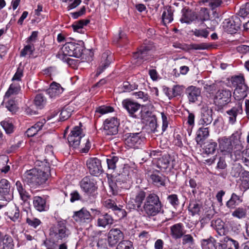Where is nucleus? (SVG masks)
<instances>
[{"instance_id": "nucleus-64", "label": "nucleus", "mask_w": 249, "mask_h": 249, "mask_svg": "<svg viewBox=\"0 0 249 249\" xmlns=\"http://www.w3.org/2000/svg\"><path fill=\"white\" fill-rule=\"evenodd\" d=\"M242 160L245 164L249 167V149H246L242 152Z\"/></svg>"}, {"instance_id": "nucleus-19", "label": "nucleus", "mask_w": 249, "mask_h": 249, "mask_svg": "<svg viewBox=\"0 0 249 249\" xmlns=\"http://www.w3.org/2000/svg\"><path fill=\"white\" fill-rule=\"evenodd\" d=\"M243 112L242 106L240 103L236 104L234 107L227 110L226 113L229 123L232 124H234L236 121L237 116L242 114Z\"/></svg>"}, {"instance_id": "nucleus-2", "label": "nucleus", "mask_w": 249, "mask_h": 249, "mask_svg": "<svg viewBox=\"0 0 249 249\" xmlns=\"http://www.w3.org/2000/svg\"><path fill=\"white\" fill-rule=\"evenodd\" d=\"M68 141L70 147L74 149L80 148L83 153H87L90 148L89 138L85 137L79 126H75L72 128L68 137Z\"/></svg>"}, {"instance_id": "nucleus-34", "label": "nucleus", "mask_w": 249, "mask_h": 249, "mask_svg": "<svg viewBox=\"0 0 249 249\" xmlns=\"http://www.w3.org/2000/svg\"><path fill=\"white\" fill-rule=\"evenodd\" d=\"M105 205L109 209H111L113 211L117 212V213L121 218L124 217L126 215V213L124 210L118 207L115 202L111 200L108 199L105 202Z\"/></svg>"}, {"instance_id": "nucleus-47", "label": "nucleus", "mask_w": 249, "mask_h": 249, "mask_svg": "<svg viewBox=\"0 0 249 249\" xmlns=\"http://www.w3.org/2000/svg\"><path fill=\"white\" fill-rule=\"evenodd\" d=\"M201 206L198 202L196 201H192L190 203L188 207V210L191 213L192 215L198 214Z\"/></svg>"}, {"instance_id": "nucleus-48", "label": "nucleus", "mask_w": 249, "mask_h": 249, "mask_svg": "<svg viewBox=\"0 0 249 249\" xmlns=\"http://www.w3.org/2000/svg\"><path fill=\"white\" fill-rule=\"evenodd\" d=\"M231 215L238 219H242L246 216L247 210L242 207H239L232 213Z\"/></svg>"}, {"instance_id": "nucleus-3", "label": "nucleus", "mask_w": 249, "mask_h": 249, "mask_svg": "<svg viewBox=\"0 0 249 249\" xmlns=\"http://www.w3.org/2000/svg\"><path fill=\"white\" fill-rule=\"evenodd\" d=\"M162 207L159 196L152 193L147 195L141 211L147 216H154L162 211Z\"/></svg>"}, {"instance_id": "nucleus-7", "label": "nucleus", "mask_w": 249, "mask_h": 249, "mask_svg": "<svg viewBox=\"0 0 249 249\" xmlns=\"http://www.w3.org/2000/svg\"><path fill=\"white\" fill-rule=\"evenodd\" d=\"M71 232L62 222H58L56 226L51 229L50 235L54 242H59L65 241L70 235Z\"/></svg>"}, {"instance_id": "nucleus-40", "label": "nucleus", "mask_w": 249, "mask_h": 249, "mask_svg": "<svg viewBox=\"0 0 249 249\" xmlns=\"http://www.w3.org/2000/svg\"><path fill=\"white\" fill-rule=\"evenodd\" d=\"M209 135L208 127H201L197 131L196 142L199 143L202 140L207 138Z\"/></svg>"}, {"instance_id": "nucleus-25", "label": "nucleus", "mask_w": 249, "mask_h": 249, "mask_svg": "<svg viewBox=\"0 0 249 249\" xmlns=\"http://www.w3.org/2000/svg\"><path fill=\"white\" fill-rule=\"evenodd\" d=\"M113 223V219L112 216L107 213H105L99 216L97 220V226L103 228H106Z\"/></svg>"}, {"instance_id": "nucleus-13", "label": "nucleus", "mask_w": 249, "mask_h": 249, "mask_svg": "<svg viewBox=\"0 0 249 249\" xmlns=\"http://www.w3.org/2000/svg\"><path fill=\"white\" fill-rule=\"evenodd\" d=\"M176 161L175 159L168 155L163 156L158 159L157 161V166L161 171L164 172L168 170L170 171L175 166Z\"/></svg>"}, {"instance_id": "nucleus-37", "label": "nucleus", "mask_w": 249, "mask_h": 249, "mask_svg": "<svg viewBox=\"0 0 249 249\" xmlns=\"http://www.w3.org/2000/svg\"><path fill=\"white\" fill-rule=\"evenodd\" d=\"M20 90V87L18 84L17 83L11 84L4 95V100H6L12 95L18 94Z\"/></svg>"}, {"instance_id": "nucleus-27", "label": "nucleus", "mask_w": 249, "mask_h": 249, "mask_svg": "<svg viewBox=\"0 0 249 249\" xmlns=\"http://www.w3.org/2000/svg\"><path fill=\"white\" fill-rule=\"evenodd\" d=\"M63 91V88L60 85L56 82H53L50 88L46 90L47 93L51 98H55L61 94Z\"/></svg>"}, {"instance_id": "nucleus-61", "label": "nucleus", "mask_w": 249, "mask_h": 249, "mask_svg": "<svg viewBox=\"0 0 249 249\" xmlns=\"http://www.w3.org/2000/svg\"><path fill=\"white\" fill-rule=\"evenodd\" d=\"M114 111L113 108L111 107H106L105 106L99 107L96 109V112L101 114H105L109 112H112Z\"/></svg>"}, {"instance_id": "nucleus-14", "label": "nucleus", "mask_w": 249, "mask_h": 249, "mask_svg": "<svg viewBox=\"0 0 249 249\" xmlns=\"http://www.w3.org/2000/svg\"><path fill=\"white\" fill-rule=\"evenodd\" d=\"M150 51L148 47H141L137 52L133 53V58L135 60L134 63L137 65H140L144 61L149 60L151 58Z\"/></svg>"}, {"instance_id": "nucleus-51", "label": "nucleus", "mask_w": 249, "mask_h": 249, "mask_svg": "<svg viewBox=\"0 0 249 249\" xmlns=\"http://www.w3.org/2000/svg\"><path fill=\"white\" fill-rule=\"evenodd\" d=\"M118 161V158L116 156H109L107 159V162L108 169L114 170L116 167V163Z\"/></svg>"}, {"instance_id": "nucleus-10", "label": "nucleus", "mask_w": 249, "mask_h": 249, "mask_svg": "<svg viewBox=\"0 0 249 249\" xmlns=\"http://www.w3.org/2000/svg\"><path fill=\"white\" fill-rule=\"evenodd\" d=\"M224 30L231 34L235 33L240 28L242 22L237 16L232 17L231 19H226L223 23Z\"/></svg>"}, {"instance_id": "nucleus-28", "label": "nucleus", "mask_w": 249, "mask_h": 249, "mask_svg": "<svg viewBox=\"0 0 249 249\" xmlns=\"http://www.w3.org/2000/svg\"><path fill=\"white\" fill-rule=\"evenodd\" d=\"M149 179L155 186L158 187L165 186V178L159 172H153L151 174L149 175Z\"/></svg>"}, {"instance_id": "nucleus-33", "label": "nucleus", "mask_w": 249, "mask_h": 249, "mask_svg": "<svg viewBox=\"0 0 249 249\" xmlns=\"http://www.w3.org/2000/svg\"><path fill=\"white\" fill-rule=\"evenodd\" d=\"M46 123V120L42 119L36 123L34 125L28 128L26 133L29 137L34 136L38 131L41 129L44 124Z\"/></svg>"}, {"instance_id": "nucleus-26", "label": "nucleus", "mask_w": 249, "mask_h": 249, "mask_svg": "<svg viewBox=\"0 0 249 249\" xmlns=\"http://www.w3.org/2000/svg\"><path fill=\"white\" fill-rule=\"evenodd\" d=\"M219 146L222 152L231 153L233 148L231 139L226 137L219 139Z\"/></svg>"}, {"instance_id": "nucleus-39", "label": "nucleus", "mask_w": 249, "mask_h": 249, "mask_svg": "<svg viewBox=\"0 0 249 249\" xmlns=\"http://www.w3.org/2000/svg\"><path fill=\"white\" fill-rule=\"evenodd\" d=\"M201 244L203 249H213L217 245L215 240L212 237L202 239L201 241Z\"/></svg>"}, {"instance_id": "nucleus-58", "label": "nucleus", "mask_w": 249, "mask_h": 249, "mask_svg": "<svg viewBox=\"0 0 249 249\" xmlns=\"http://www.w3.org/2000/svg\"><path fill=\"white\" fill-rule=\"evenodd\" d=\"M116 249H133L132 243L128 240L122 241L119 243Z\"/></svg>"}, {"instance_id": "nucleus-62", "label": "nucleus", "mask_w": 249, "mask_h": 249, "mask_svg": "<svg viewBox=\"0 0 249 249\" xmlns=\"http://www.w3.org/2000/svg\"><path fill=\"white\" fill-rule=\"evenodd\" d=\"M244 170L239 165L234 166L232 168L231 174V176L235 178L240 177L242 172Z\"/></svg>"}, {"instance_id": "nucleus-8", "label": "nucleus", "mask_w": 249, "mask_h": 249, "mask_svg": "<svg viewBox=\"0 0 249 249\" xmlns=\"http://www.w3.org/2000/svg\"><path fill=\"white\" fill-rule=\"evenodd\" d=\"M124 137L125 143L130 148H138L145 140L141 132L126 133Z\"/></svg>"}, {"instance_id": "nucleus-56", "label": "nucleus", "mask_w": 249, "mask_h": 249, "mask_svg": "<svg viewBox=\"0 0 249 249\" xmlns=\"http://www.w3.org/2000/svg\"><path fill=\"white\" fill-rule=\"evenodd\" d=\"M0 124L7 134H10L13 132L14 126L12 123L3 121L0 123Z\"/></svg>"}, {"instance_id": "nucleus-63", "label": "nucleus", "mask_w": 249, "mask_h": 249, "mask_svg": "<svg viewBox=\"0 0 249 249\" xmlns=\"http://www.w3.org/2000/svg\"><path fill=\"white\" fill-rule=\"evenodd\" d=\"M203 2L207 3L213 9L219 6L222 3L221 0H203Z\"/></svg>"}, {"instance_id": "nucleus-42", "label": "nucleus", "mask_w": 249, "mask_h": 249, "mask_svg": "<svg viewBox=\"0 0 249 249\" xmlns=\"http://www.w3.org/2000/svg\"><path fill=\"white\" fill-rule=\"evenodd\" d=\"M8 157L6 155L0 156V171L4 173H7L10 166L7 165Z\"/></svg>"}, {"instance_id": "nucleus-17", "label": "nucleus", "mask_w": 249, "mask_h": 249, "mask_svg": "<svg viewBox=\"0 0 249 249\" xmlns=\"http://www.w3.org/2000/svg\"><path fill=\"white\" fill-rule=\"evenodd\" d=\"M146 196V192L142 190H139L136 193L135 197L129 202L128 204L131 205V208L141 211L142 205L143 201L145 200Z\"/></svg>"}, {"instance_id": "nucleus-54", "label": "nucleus", "mask_w": 249, "mask_h": 249, "mask_svg": "<svg viewBox=\"0 0 249 249\" xmlns=\"http://www.w3.org/2000/svg\"><path fill=\"white\" fill-rule=\"evenodd\" d=\"M210 15L208 9L206 8H201L199 12V17L197 19L203 21L209 19Z\"/></svg>"}, {"instance_id": "nucleus-50", "label": "nucleus", "mask_w": 249, "mask_h": 249, "mask_svg": "<svg viewBox=\"0 0 249 249\" xmlns=\"http://www.w3.org/2000/svg\"><path fill=\"white\" fill-rule=\"evenodd\" d=\"M102 57L104 58H106V62L103 63L101 66H100L97 70L96 76H99L103 71L108 66L109 64L110 63V60L109 59L108 55L106 53H104L103 54Z\"/></svg>"}, {"instance_id": "nucleus-21", "label": "nucleus", "mask_w": 249, "mask_h": 249, "mask_svg": "<svg viewBox=\"0 0 249 249\" xmlns=\"http://www.w3.org/2000/svg\"><path fill=\"white\" fill-rule=\"evenodd\" d=\"M186 93L190 103H194L200 97L201 90L195 86H190L186 89Z\"/></svg>"}, {"instance_id": "nucleus-23", "label": "nucleus", "mask_w": 249, "mask_h": 249, "mask_svg": "<svg viewBox=\"0 0 249 249\" xmlns=\"http://www.w3.org/2000/svg\"><path fill=\"white\" fill-rule=\"evenodd\" d=\"M122 104L129 115L132 117H136L134 114L140 109L141 107L140 104L129 99L124 100L122 102Z\"/></svg>"}, {"instance_id": "nucleus-6", "label": "nucleus", "mask_w": 249, "mask_h": 249, "mask_svg": "<svg viewBox=\"0 0 249 249\" xmlns=\"http://www.w3.org/2000/svg\"><path fill=\"white\" fill-rule=\"evenodd\" d=\"M231 91L226 88L220 89L217 90L213 98V104L219 109L222 108L231 101Z\"/></svg>"}, {"instance_id": "nucleus-57", "label": "nucleus", "mask_w": 249, "mask_h": 249, "mask_svg": "<svg viewBox=\"0 0 249 249\" xmlns=\"http://www.w3.org/2000/svg\"><path fill=\"white\" fill-rule=\"evenodd\" d=\"M217 148V143L215 142H209L205 147V151L207 154H213Z\"/></svg>"}, {"instance_id": "nucleus-18", "label": "nucleus", "mask_w": 249, "mask_h": 249, "mask_svg": "<svg viewBox=\"0 0 249 249\" xmlns=\"http://www.w3.org/2000/svg\"><path fill=\"white\" fill-rule=\"evenodd\" d=\"M173 46L176 48L180 49L185 51H189L191 50H202L207 49L209 48L210 45L206 43L187 44L185 43L177 42L173 44Z\"/></svg>"}, {"instance_id": "nucleus-36", "label": "nucleus", "mask_w": 249, "mask_h": 249, "mask_svg": "<svg viewBox=\"0 0 249 249\" xmlns=\"http://www.w3.org/2000/svg\"><path fill=\"white\" fill-rule=\"evenodd\" d=\"M15 185L16 189L20 196V199L24 202L28 201L30 198L31 196L23 188L21 182L19 181H17Z\"/></svg>"}, {"instance_id": "nucleus-32", "label": "nucleus", "mask_w": 249, "mask_h": 249, "mask_svg": "<svg viewBox=\"0 0 249 249\" xmlns=\"http://www.w3.org/2000/svg\"><path fill=\"white\" fill-rule=\"evenodd\" d=\"M213 111L212 109H204L202 112L201 118L199 121V124L203 125H208L213 121Z\"/></svg>"}, {"instance_id": "nucleus-53", "label": "nucleus", "mask_w": 249, "mask_h": 249, "mask_svg": "<svg viewBox=\"0 0 249 249\" xmlns=\"http://www.w3.org/2000/svg\"><path fill=\"white\" fill-rule=\"evenodd\" d=\"M238 15L244 18L249 14V3L243 4L238 11Z\"/></svg>"}, {"instance_id": "nucleus-45", "label": "nucleus", "mask_w": 249, "mask_h": 249, "mask_svg": "<svg viewBox=\"0 0 249 249\" xmlns=\"http://www.w3.org/2000/svg\"><path fill=\"white\" fill-rule=\"evenodd\" d=\"M2 247L1 249H12L13 239L12 237L7 234L4 235L1 241Z\"/></svg>"}, {"instance_id": "nucleus-4", "label": "nucleus", "mask_w": 249, "mask_h": 249, "mask_svg": "<svg viewBox=\"0 0 249 249\" xmlns=\"http://www.w3.org/2000/svg\"><path fill=\"white\" fill-rule=\"evenodd\" d=\"M48 178L47 173L38 168L27 170L22 176L23 181L32 187L44 183Z\"/></svg>"}, {"instance_id": "nucleus-43", "label": "nucleus", "mask_w": 249, "mask_h": 249, "mask_svg": "<svg viewBox=\"0 0 249 249\" xmlns=\"http://www.w3.org/2000/svg\"><path fill=\"white\" fill-rule=\"evenodd\" d=\"M8 216L13 221H16L19 217V211L18 208L14 206L6 212Z\"/></svg>"}, {"instance_id": "nucleus-52", "label": "nucleus", "mask_w": 249, "mask_h": 249, "mask_svg": "<svg viewBox=\"0 0 249 249\" xmlns=\"http://www.w3.org/2000/svg\"><path fill=\"white\" fill-rule=\"evenodd\" d=\"M35 50L34 46L33 44H29L24 46L20 52V56L24 57L26 55H31Z\"/></svg>"}, {"instance_id": "nucleus-60", "label": "nucleus", "mask_w": 249, "mask_h": 249, "mask_svg": "<svg viewBox=\"0 0 249 249\" xmlns=\"http://www.w3.org/2000/svg\"><path fill=\"white\" fill-rule=\"evenodd\" d=\"M6 108L11 112H15L17 109L16 101L13 99H8L6 103Z\"/></svg>"}, {"instance_id": "nucleus-59", "label": "nucleus", "mask_w": 249, "mask_h": 249, "mask_svg": "<svg viewBox=\"0 0 249 249\" xmlns=\"http://www.w3.org/2000/svg\"><path fill=\"white\" fill-rule=\"evenodd\" d=\"M193 35L197 37H202L206 38L208 36L209 32L206 29H195L192 30Z\"/></svg>"}, {"instance_id": "nucleus-29", "label": "nucleus", "mask_w": 249, "mask_h": 249, "mask_svg": "<svg viewBox=\"0 0 249 249\" xmlns=\"http://www.w3.org/2000/svg\"><path fill=\"white\" fill-rule=\"evenodd\" d=\"M240 181L239 188L243 194L249 189V172L244 171L242 172L239 178Z\"/></svg>"}, {"instance_id": "nucleus-31", "label": "nucleus", "mask_w": 249, "mask_h": 249, "mask_svg": "<svg viewBox=\"0 0 249 249\" xmlns=\"http://www.w3.org/2000/svg\"><path fill=\"white\" fill-rule=\"evenodd\" d=\"M248 87L246 85H241L236 86L233 92V96L235 100H240L245 98L247 95Z\"/></svg>"}, {"instance_id": "nucleus-24", "label": "nucleus", "mask_w": 249, "mask_h": 249, "mask_svg": "<svg viewBox=\"0 0 249 249\" xmlns=\"http://www.w3.org/2000/svg\"><path fill=\"white\" fill-rule=\"evenodd\" d=\"M80 186L86 193H91L96 189L93 179L88 177H86L82 179L80 182Z\"/></svg>"}, {"instance_id": "nucleus-20", "label": "nucleus", "mask_w": 249, "mask_h": 249, "mask_svg": "<svg viewBox=\"0 0 249 249\" xmlns=\"http://www.w3.org/2000/svg\"><path fill=\"white\" fill-rule=\"evenodd\" d=\"M186 233V231L181 223H176L170 227V234L175 240L180 239L183 234Z\"/></svg>"}, {"instance_id": "nucleus-22", "label": "nucleus", "mask_w": 249, "mask_h": 249, "mask_svg": "<svg viewBox=\"0 0 249 249\" xmlns=\"http://www.w3.org/2000/svg\"><path fill=\"white\" fill-rule=\"evenodd\" d=\"M203 89L208 97L213 99L215 92L219 89L220 83H206L203 84Z\"/></svg>"}, {"instance_id": "nucleus-15", "label": "nucleus", "mask_w": 249, "mask_h": 249, "mask_svg": "<svg viewBox=\"0 0 249 249\" xmlns=\"http://www.w3.org/2000/svg\"><path fill=\"white\" fill-rule=\"evenodd\" d=\"M86 163L91 175L97 176L103 172L101 161L98 158H90L87 160Z\"/></svg>"}, {"instance_id": "nucleus-30", "label": "nucleus", "mask_w": 249, "mask_h": 249, "mask_svg": "<svg viewBox=\"0 0 249 249\" xmlns=\"http://www.w3.org/2000/svg\"><path fill=\"white\" fill-rule=\"evenodd\" d=\"M243 195L242 193L241 195H237L236 194L233 193L230 199L226 202V206L229 209L235 208L236 206L242 202Z\"/></svg>"}, {"instance_id": "nucleus-5", "label": "nucleus", "mask_w": 249, "mask_h": 249, "mask_svg": "<svg viewBox=\"0 0 249 249\" xmlns=\"http://www.w3.org/2000/svg\"><path fill=\"white\" fill-rule=\"evenodd\" d=\"M84 50V43L83 41H79L78 43L67 42L62 48V54L59 53L58 57L64 61L70 63L69 58H65L64 56H73L77 58L80 57Z\"/></svg>"}, {"instance_id": "nucleus-38", "label": "nucleus", "mask_w": 249, "mask_h": 249, "mask_svg": "<svg viewBox=\"0 0 249 249\" xmlns=\"http://www.w3.org/2000/svg\"><path fill=\"white\" fill-rule=\"evenodd\" d=\"M196 19H197L196 13L195 12L187 10L183 14L180 20L182 23H189Z\"/></svg>"}, {"instance_id": "nucleus-12", "label": "nucleus", "mask_w": 249, "mask_h": 249, "mask_svg": "<svg viewBox=\"0 0 249 249\" xmlns=\"http://www.w3.org/2000/svg\"><path fill=\"white\" fill-rule=\"evenodd\" d=\"M119 122L115 117L107 119L104 124L103 132L106 135H114L118 132Z\"/></svg>"}, {"instance_id": "nucleus-49", "label": "nucleus", "mask_w": 249, "mask_h": 249, "mask_svg": "<svg viewBox=\"0 0 249 249\" xmlns=\"http://www.w3.org/2000/svg\"><path fill=\"white\" fill-rule=\"evenodd\" d=\"M34 103L37 107L41 108L46 104V99L42 94H38L36 95Z\"/></svg>"}, {"instance_id": "nucleus-9", "label": "nucleus", "mask_w": 249, "mask_h": 249, "mask_svg": "<svg viewBox=\"0 0 249 249\" xmlns=\"http://www.w3.org/2000/svg\"><path fill=\"white\" fill-rule=\"evenodd\" d=\"M72 217L75 222L82 226L90 223L93 219L90 213L84 208L79 211L74 212Z\"/></svg>"}, {"instance_id": "nucleus-44", "label": "nucleus", "mask_w": 249, "mask_h": 249, "mask_svg": "<svg viewBox=\"0 0 249 249\" xmlns=\"http://www.w3.org/2000/svg\"><path fill=\"white\" fill-rule=\"evenodd\" d=\"M73 111V109L72 107L70 106L65 107L60 114V120L64 121L68 119L71 116Z\"/></svg>"}, {"instance_id": "nucleus-55", "label": "nucleus", "mask_w": 249, "mask_h": 249, "mask_svg": "<svg viewBox=\"0 0 249 249\" xmlns=\"http://www.w3.org/2000/svg\"><path fill=\"white\" fill-rule=\"evenodd\" d=\"M224 225V222L220 219H217L211 221V226L218 232L223 230Z\"/></svg>"}, {"instance_id": "nucleus-16", "label": "nucleus", "mask_w": 249, "mask_h": 249, "mask_svg": "<svg viewBox=\"0 0 249 249\" xmlns=\"http://www.w3.org/2000/svg\"><path fill=\"white\" fill-rule=\"evenodd\" d=\"M107 243L109 247L112 248L124 238V233L118 228H112L107 233Z\"/></svg>"}, {"instance_id": "nucleus-46", "label": "nucleus", "mask_w": 249, "mask_h": 249, "mask_svg": "<svg viewBox=\"0 0 249 249\" xmlns=\"http://www.w3.org/2000/svg\"><path fill=\"white\" fill-rule=\"evenodd\" d=\"M181 238L183 246H191L195 244V239L192 234L184 233Z\"/></svg>"}, {"instance_id": "nucleus-1", "label": "nucleus", "mask_w": 249, "mask_h": 249, "mask_svg": "<svg viewBox=\"0 0 249 249\" xmlns=\"http://www.w3.org/2000/svg\"><path fill=\"white\" fill-rule=\"evenodd\" d=\"M134 169L125 165L121 173L114 177L109 182V188L113 195H117L122 189H127L130 187V179L134 176Z\"/></svg>"}, {"instance_id": "nucleus-11", "label": "nucleus", "mask_w": 249, "mask_h": 249, "mask_svg": "<svg viewBox=\"0 0 249 249\" xmlns=\"http://www.w3.org/2000/svg\"><path fill=\"white\" fill-rule=\"evenodd\" d=\"M9 181L3 178L0 180V200L9 202L13 199V195L10 191Z\"/></svg>"}, {"instance_id": "nucleus-41", "label": "nucleus", "mask_w": 249, "mask_h": 249, "mask_svg": "<svg viewBox=\"0 0 249 249\" xmlns=\"http://www.w3.org/2000/svg\"><path fill=\"white\" fill-rule=\"evenodd\" d=\"M173 20V13L170 8H164L162 14V20L164 25Z\"/></svg>"}, {"instance_id": "nucleus-35", "label": "nucleus", "mask_w": 249, "mask_h": 249, "mask_svg": "<svg viewBox=\"0 0 249 249\" xmlns=\"http://www.w3.org/2000/svg\"><path fill=\"white\" fill-rule=\"evenodd\" d=\"M33 204L35 208L39 212L44 211L47 209L45 199L39 196L34 197Z\"/></svg>"}]
</instances>
